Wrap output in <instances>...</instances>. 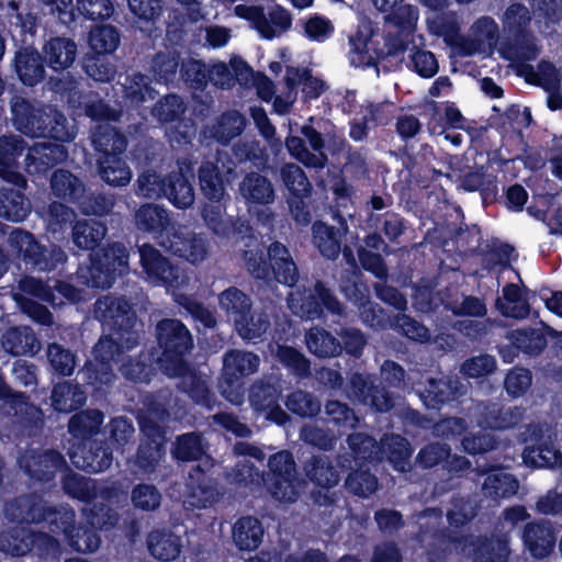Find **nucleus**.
<instances>
[{"label": "nucleus", "mask_w": 562, "mask_h": 562, "mask_svg": "<svg viewBox=\"0 0 562 562\" xmlns=\"http://www.w3.org/2000/svg\"><path fill=\"white\" fill-rule=\"evenodd\" d=\"M161 370L170 378H183L190 371L186 359L194 347L189 328L177 318H162L155 327Z\"/></svg>", "instance_id": "423d86ee"}, {"label": "nucleus", "mask_w": 562, "mask_h": 562, "mask_svg": "<svg viewBox=\"0 0 562 562\" xmlns=\"http://www.w3.org/2000/svg\"><path fill=\"white\" fill-rule=\"evenodd\" d=\"M259 364L260 358L251 351L232 349L225 352L218 381L223 397L233 404H240L245 394L244 379L255 373Z\"/></svg>", "instance_id": "ddd939ff"}, {"label": "nucleus", "mask_w": 562, "mask_h": 562, "mask_svg": "<svg viewBox=\"0 0 562 562\" xmlns=\"http://www.w3.org/2000/svg\"><path fill=\"white\" fill-rule=\"evenodd\" d=\"M169 248L175 256L192 265L202 262L209 254L207 239L196 233L175 232Z\"/></svg>", "instance_id": "c9c22d12"}, {"label": "nucleus", "mask_w": 562, "mask_h": 562, "mask_svg": "<svg viewBox=\"0 0 562 562\" xmlns=\"http://www.w3.org/2000/svg\"><path fill=\"white\" fill-rule=\"evenodd\" d=\"M124 100L132 106H139L146 101V97L155 98L156 90L150 86L148 76L136 71L125 77L122 83Z\"/></svg>", "instance_id": "bf43d9fd"}, {"label": "nucleus", "mask_w": 562, "mask_h": 562, "mask_svg": "<svg viewBox=\"0 0 562 562\" xmlns=\"http://www.w3.org/2000/svg\"><path fill=\"white\" fill-rule=\"evenodd\" d=\"M522 542L532 558H547L555 544L554 530L548 522H528L522 530Z\"/></svg>", "instance_id": "72a5a7b5"}, {"label": "nucleus", "mask_w": 562, "mask_h": 562, "mask_svg": "<svg viewBox=\"0 0 562 562\" xmlns=\"http://www.w3.org/2000/svg\"><path fill=\"white\" fill-rule=\"evenodd\" d=\"M218 305L234 323L238 334L246 339L261 338L270 326L265 314L254 312L251 297L237 286H229L221 292Z\"/></svg>", "instance_id": "1a4fd4ad"}, {"label": "nucleus", "mask_w": 562, "mask_h": 562, "mask_svg": "<svg viewBox=\"0 0 562 562\" xmlns=\"http://www.w3.org/2000/svg\"><path fill=\"white\" fill-rule=\"evenodd\" d=\"M8 246L15 258L31 272L64 270L67 261L65 250L56 245L41 244L34 234L22 228H13L8 236Z\"/></svg>", "instance_id": "0eeeda50"}, {"label": "nucleus", "mask_w": 562, "mask_h": 562, "mask_svg": "<svg viewBox=\"0 0 562 562\" xmlns=\"http://www.w3.org/2000/svg\"><path fill=\"white\" fill-rule=\"evenodd\" d=\"M165 189L164 198L179 210H186L194 202L193 186L181 170L166 175Z\"/></svg>", "instance_id": "49530a36"}, {"label": "nucleus", "mask_w": 562, "mask_h": 562, "mask_svg": "<svg viewBox=\"0 0 562 562\" xmlns=\"http://www.w3.org/2000/svg\"><path fill=\"white\" fill-rule=\"evenodd\" d=\"M239 18L251 22L252 26L265 40H273L279 33L286 32L292 26L291 13L280 4H276L268 13L260 5L239 4L235 8Z\"/></svg>", "instance_id": "f3484780"}, {"label": "nucleus", "mask_w": 562, "mask_h": 562, "mask_svg": "<svg viewBox=\"0 0 562 562\" xmlns=\"http://www.w3.org/2000/svg\"><path fill=\"white\" fill-rule=\"evenodd\" d=\"M108 232L98 221L79 220L71 228L74 245L81 250H90V263L79 265L72 278L77 284L89 289H110L119 277L128 273L130 250L120 241H113L95 250Z\"/></svg>", "instance_id": "f257e3e1"}, {"label": "nucleus", "mask_w": 562, "mask_h": 562, "mask_svg": "<svg viewBox=\"0 0 562 562\" xmlns=\"http://www.w3.org/2000/svg\"><path fill=\"white\" fill-rule=\"evenodd\" d=\"M13 66L18 79L25 87L34 88L46 77L43 54L33 46L19 48L14 55Z\"/></svg>", "instance_id": "bb28decb"}, {"label": "nucleus", "mask_w": 562, "mask_h": 562, "mask_svg": "<svg viewBox=\"0 0 562 562\" xmlns=\"http://www.w3.org/2000/svg\"><path fill=\"white\" fill-rule=\"evenodd\" d=\"M121 42V34L117 27L110 24L95 25L91 29L88 44L91 53L111 55L116 50Z\"/></svg>", "instance_id": "680f3d73"}, {"label": "nucleus", "mask_w": 562, "mask_h": 562, "mask_svg": "<svg viewBox=\"0 0 562 562\" xmlns=\"http://www.w3.org/2000/svg\"><path fill=\"white\" fill-rule=\"evenodd\" d=\"M324 423L329 430L341 435L355 429L359 424V417L348 404L331 400L325 405Z\"/></svg>", "instance_id": "de8ad7c7"}, {"label": "nucleus", "mask_w": 562, "mask_h": 562, "mask_svg": "<svg viewBox=\"0 0 562 562\" xmlns=\"http://www.w3.org/2000/svg\"><path fill=\"white\" fill-rule=\"evenodd\" d=\"M76 519V513L71 507L50 506L46 503L41 524L48 532L56 536H64L67 540Z\"/></svg>", "instance_id": "5fc2aeb1"}, {"label": "nucleus", "mask_w": 562, "mask_h": 562, "mask_svg": "<svg viewBox=\"0 0 562 562\" xmlns=\"http://www.w3.org/2000/svg\"><path fill=\"white\" fill-rule=\"evenodd\" d=\"M502 23L506 35L505 46L510 58L521 61L535 59L538 49L529 30L531 13L528 8L518 2L509 4L503 14Z\"/></svg>", "instance_id": "9b49d317"}, {"label": "nucleus", "mask_w": 562, "mask_h": 562, "mask_svg": "<svg viewBox=\"0 0 562 562\" xmlns=\"http://www.w3.org/2000/svg\"><path fill=\"white\" fill-rule=\"evenodd\" d=\"M371 34H366L360 29H358L357 32L350 36L349 58L352 66L369 68L378 65V61L381 60V53H378V49L371 52Z\"/></svg>", "instance_id": "603ef678"}, {"label": "nucleus", "mask_w": 562, "mask_h": 562, "mask_svg": "<svg viewBox=\"0 0 562 562\" xmlns=\"http://www.w3.org/2000/svg\"><path fill=\"white\" fill-rule=\"evenodd\" d=\"M19 465L30 480L38 483L52 482L58 472L68 469L66 458L55 449L27 450L19 458Z\"/></svg>", "instance_id": "a211bd4d"}, {"label": "nucleus", "mask_w": 562, "mask_h": 562, "mask_svg": "<svg viewBox=\"0 0 562 562\" xmlns=\"http://www.w3.org/2000/svg\"><path fill=\"white\" fill-rule=\"evenodd\" d=\"M139 262L147 278L157 285L179 290L184 284V274L179 266L161 254L150 244H143L138 248Z\"/></svg>", "instance_id": "2eb2a0df"}, {"label": "nucleus", "mask_w": 562, "mask_h": 562, "mask_svg": "<svg viewBox=\"0 0 562 562\" xmlns=\"http://www.w3.org/2000/svg\"><path fill=\"white\" fill-rule=\"evenodd\" d=\"M46 501L37 493L18 495L3 504V515L18 525H40Z\"/></svg>", "instance_id": "393cba45"}, {"label": "nucleus", "mask_w": 562, "mask_h": 562, "mask_svg": "<svg viewBox=\"0 0 562 562\" xmlns=\"http://www.w3.org/2000/svg\"><path fill=\"white\" fill-rule=\"evenodd\" d=\"M521 420L517 407H505L501 403H482L479 406L477 424L483 429L505 430L516 427Z\"/></svg>", "instance_id": "473e14b6"}, {"label": "nucleus", "mask_w": 562, "mask_h": 562, "mask_svg": "<svg viewBox=\"0 0 562 562\" xmlns=\"http://www.w3.org/2000/svg\"><path fill=\"white\" fill-rule=\"evenodd\" d=\"M46 67L54 74H69L78 56V45L75 40L64 35H52L44 41L41 49Z\"/></svg>", "instance_id": "4be33fe9"}, {"label": "nucleus", "mask_w": 562, "mask_h": 562, "mask_svg": "<svg viewBox=\"0 0 562 562\" xmlns=\"http://www.w3.org/2000/svg\"><path fill=\"white\" fill-rule=\"evenodd\" d=\"M3 348L14 357L35 356L41 349V341L29 326H12L5 330Z\"/></svg>", "instance_id": "a19ab883"}, {"label": "nucleus", "mask_w": 562, "mask_h": 562, "mask_svg": "<svg viewBox=\"0 0 562 562\" xmlns=\"http://www.w3.org/2000/svg\"><path fill=\"white\" fill-rule=\"evenodd\" d=\"M246 127V117L237 110H228L221 113L211 126H205L202 131L205 138L227 146L238 137Z\"/></svg>", "instance_id": "7c9ffc66"}, {"label": "nucleus", "mask_w": 562, "mask_h": 562, "mask_svg": "<svg viewBox=\"0 0 562 562\" xmlns=\"http://www.w3.org/2000/svg\"><path fill=\"white\" fill-rule=\"evenodd\" d=\"M85 385L90 389L95 401H106L116 382V374L112 366H104L88 360L81 369Z\"/></svg>", "instance_id": "2f4dec72"}, {"label": "nucleus", "mask_w": 562, "mask_h": 562, "mask_svg": "<svg viewBox=\"0 0 562 562\" xmlns=\"http://www.w3.org/2000/svg\"><path fill=\"white\" fill-rule=\"evenodd\" d=\"M288 302L292 313L304 321L322 319L328 314H345L344 304L322 280H316L312 286L297 291L295 295L291 294Z\"/></svg>", "instance_id": "f8f14e48"}, {"label": "nucleus", "mask_w": 562, "mask_h": 562, "mask_svg": "<svg viewBox=\"0 0 562 562\" xmlns=\"http://www.w3.org/2000/svg\"><path fill=\"white\" fill-rule=\"evenodd\" d=\"M61 487L68 496L85 503H92L98 496L94 481L74 472L69 467L64 469Z\"/></svg>", "instance_id": "864d4df0"}, {"label": "nucleus", "mask_w": 562, "mask_h": 562, "mask_svg": "<svg viewBox=\"0 0 562 562\" xmlns=\"http://www.w3.org/2000/svg\"><path fill=\"white\" fill-rule=\"evenodd\" d=\"M104 413L97 408H88L72 415L68 423V432L79 442L94 440L101 434Z\"/></svg>", "instance_id": "c03bdc74"}, {"label": "nucleus", "mask_w": 562, "mask_h": 562, "mask_svg": "<svg viewBox=\"0 0 562 562\" xmlns=\"http://www.w3.org/2000/svg\"><path fill=\"white\" fill-rule=\"evenodd\" d=\"M268 469L263 482L271 497L280 503H294L299 497V480L293 454L288 450L273 453Z\"/></svg>", "instance_id": "4468645a"}, {"label": "nucleus", "mask_w": 562, "mask_h": 562, "mask_svg": "<svg viewBox=\"0 0 562 562\" xmlns=\"http://www.w3.org/2000/svg\"><path fill=\"white\" fill-rule=\"evenodd\" d=\"M46 7L48 13L56 15L64 25H70L75 22L77 11L87 20L103 21L109 19L114 7L111 0H77L76 5L72 0H40Z\"/></svg>", "instance_id": "dca6fc26"}, {"label": "nucleus", "mask_w": 562, "mask_h": 562, "mask_svg": "<svg viewBox=\"0 0 562 562\" xmlns=\"http://www.w3.org/2000/svg\"><path fill=\"white\" fill-rule=\"evenodd\" d=\"M518 481L515 475L502 471L490 472L484 479L483 494L494 501L509 498L517 493Z\"/></svg>", "instance_id": "4d7b16f0"}, {"label": "nucleus", "mask_w": 562, "mask_h": 562, "mask_svg": "<svg viewBox=\"0 0 562 562\" xmlns=\"http://www.w3.org/2000/svg\"><path fill=\"white\" fill-rule=\"evenodd\" d=\"M178 78L179 83L182 82L186 87L202 92L211 80V69L203 60L188 56L182 59Z\"/></svg>", "instance_id": "6e6d98bb"}, {"label": "nucleus", "mask_w": 562, "mask_h": 562, "mask_svg": "<svg viewBox=\"0 0 562 562\" xmlns=\"http://www.w3.org/2000/svg\"><path fill=\"white\" fill-rule=\"evenodd\" d=\"M207 442L198 431L179 435L173 443V458L181 462L199 461L206 456Z\"/></svg>", "instance_id": "3c124183"}, {"label": "nucleus", "mask_w": 562, "mask_h": 562, "mask_svg": "<svg viewBox=\"0 0 562 562\" xmlns=\"http://www.w3.org/2000/svg\"><path fill=\"white\" fill-rule=\"evenodd\" d=\"M285 407L301 418H314L322 411V403L313 393L295 390L285 398Z\"/></svg>", "instance_id": "774afa93"}, {"label": "nucleus", "mask_w": 562, "mask_h": 562, "mask_svg": "<svg viewBox=\"0 0 562 562\" xmlns=\"http://www.w3.org/2000/svg\"><path fill=\"white\" fill-rule=\"evenodd\" d=\"M182 59L180 50L175 47H166L151 56L148 71L157 83L178 87Z\"/></svg>", "instance_id": "c756f323"}, {"label": "nucleus", "mask_w": 562, "mask_h": 562, "mask_svg": "<svg viewBox=\"0 0 562 562\" xmlns=\"http://www.w3.org/2000/svg\"><path fill=\"white\" fill-rule=\"evenodd\" d=\"M149 554L160 562H172L182 551V540L172 531L153 529L146 538Z\"/></svg>", "instance_id": "4c0bfd02"}, {"label": "nucleus", "mask_w": 562, "mask_h": 562, "mask_svg": "<svg viewBox=\"0 0 562 562\" xmlns=\"http://www.w3.org/2000/svg\"><path fill=\"white\" fill-rule=\"evenodd\" d=\"M342 470L345 471L346 469ZM348 470L350 472L345 480V488L350 494L367 498L376 491L378 477L371 472L370 467L352 465Z\"/></svg>", "instance_id": "13d9d810"}, {"label": "nucleus", "mask_w": 562, "mask_h": 562, "mask_svg": "<svg viewBox=\"0 0 562 562\" xmlns=\"http://www.w3.org/2000/svg\"><path fill=\"white\" fill-rule=\"evenodd\" d=\"M417 539L428 562H446L453 550L467 544L469 536L449 527L428 530L420 526Z\"/></svg>", "instance_id": "6ab92c4d"}, {"label": "nucleus", "mask_w": 562, "mask_h": 562, "mask_svg": "<svg viewBox=\"0 0 562 562\" xmlns=\"http://www.w3.org/2000/svg\"><path fill=\"white\" fill-rule=\"evenodd\" d=\"M243 259L250 277L268 286L280 283L293 288L299 282L297 266L289 248L279 240L244 250Z\"/></svg>", "instance_id": "7ed1b4c3"}, {"label": "nucleus", "mask_w": 562, "mask_h": 562, "mask_svg": "<svg viewBox=\"0 0 562 562\" xmlns=\"http://www.w3.org/2000/svg\"><path fill=\"white\" fill-rule=\"evenodd\" d=\"M282 380L276 375H265L255 381L249 390V403L256 412H263L277 404L282 395Z\"/></svg>", "instance_id": "37998d69"}, {"label": "nucleus", "mask_w": 562, "mask_h": 562, "mask_svg": "<svg viewBox=\"0 0 562 562\" xmlns=\"http://www.w3.org/2000/svg\"><path fill=\"white\" fill-rule=\"evenodd\" d=\"M94 318L104 330L119 336L127 349L139 345L140 334L136 329L137 315L131 300L124 295L108 293L97 299L93 305Z\"/></svg>", "instance_id": "6e6552de"}, {"label": "nucleus", "mask_w": 562, "mask_h": 562, "mask_svg": "<svg viewBox=\"0 0 562 562\" xmlns=\"http://www.w3.org/2000/svg\"><path fill=\"white\" fill-rule=\"evenodd\" d=\"M68 546L79 553H92L101 544L99 531L85 520V522L74 524L72 532L67 538Z\"/></svg>", "instance_id": "338daca9"}, {"label": "nucleus", "mask_w": 562, "mask_h": 562, "mask_svg": "<svg viewBox=\"0 0 562 562\" xmlns=\"http://www.w3.org/2000/svg\"><path fill=\"white\" fill-rule=\"evenodd\" d=\"M238 192L249 209L267 206L274 201V188L271 181L258 172L246 173L239 183Z\"/></svg>", "instance_id": "f704fd0d"}, {"label": "nucleus", "mask_w": 562, "mask_h": 562, "mask_svg": "<svg viewBox=\"0 0 562 562\" xmlns=\"http://www.w3.org/2000/svg\"><path fill=\"white\" fill-rule=\"evenodd\" d=\"M10 111L13 126L27 137H43L61 143L74 138L67 117L56 106L15 94L10 99Z\"/></svg>", "instance_id": "f03ea898"}, {"label": "nucleus", "mask_w": 562, "mask_h": 562, "mask_svg": "<svg viewBox=\"0 0 562 562\" xmlns=\"http://www.w3.org/2000/svg\"><path fill=\"white\" fill-rule=\"evenodd\" d=\"M182 383V391L195 405L206 411H212L218 405L215 393L211 390L207 382L195 372H192L188 380H183Z\"/></svg>", "instance_id": "e2e57ef3"}, {"label": "nucleus", "mask_w": 562, "mask_h": 562, "mask_svg": "<svg viewBox=\"0 0 562 562\" xmlns=\"http://www.w3.org/2000/svg\"><path fill=\"white\" fill-rule=\"evenodd\" d=\"M50 193L58 201L75 205L85 193V182L68 169H55L49 179Z\"/></svg>", "instance_id": "58836bf2"}, {"label": "nucleus", "mask_w": 562, "mask_h": 562, "mask_svg": "<svg viewBox=\"0 0 562 562\" xmlns=\"http://www.w3.org/2000/svg\"><path fill=\"white\" fill-rule=\"evenodd\" d=\"M347 443L350 451L337 456V464L340 469H351L352 465L370 467L380 460V447L372 436L353 432L347 437Z\"/></svg>", "instance_id": "5701e85b"}, {"label": "nucleus", "mask_w": 562, "mask_h": 562, "mask_svg": "<svg viewBox=\"0 0 562 562\" xmlns=\"http://www.w3.org/2000/svg\"><path fill=\"white\" fill-rule=\"evenodd\" d=\"M137 231L151 235L154 238L169 236L173 229L169 212L154 203L142 204L133 215Z\"/></svg>", "instance_id": "c85d7f7f"}, {"label": "nucleus", "mask_w": 562, "mask_h": 562, "mask_svg": "<svg viewBox=\"0 0 562 562\" xmlns=\"http://www.w3.org/2000/svg\"><path fill=\"white\" fill-rule=\"evenodd\" d=\"M460 188L465 192H479L482 204L488 206L498 202V178L487 167L471 168L460 176Z\"/></svg>", "instance_id": "cd10ccee"}, {"label": "nucleus", "mask_w": 562, "mask_h": 562, "mask_svg": "<svg viewBox=\"0 0 562 562\" xmlns=\"http://www.w3.org/2000/svg\"><path fill=\"white\" fill-rule=\"evenodd\" d=\"M305 476L315 486L329 490L340 481V475L329 457L325 454H313L303 467Z\"/></svg>", "instance_id": "a18cd8bd"}, {"label": "nucleus", "mask_w": 562, "mask_h": 562, "mask_svg": "<svg viewBox=\"0 0 562 562\" xmlns=\"http://www.w3.org/2000/svg\"><path fill=\"white\" fill-rule=\"evenodd\" d=\"M305 345L312 355L321 359L340 356L339 339L321 326L306 330Z\"/></svg>", "instance_id": "8fccbe9b"}, {"label": "nucleus", "mask_w": 562, "mask_h": 562, "mask_svg": "<svg viewBox=\"0 0 562 562\" xmlns=\"http://www.w3.org/2000/svg\"><path fill=\"white\" fill-rule=\"evenodd\" d=\"M92 145L100 179L114 188L127 186L133 173L127 162L125 134L111 125L99 126L92 135Z\"/></svg>", "instance_id": "39448f33"}, {"label": "nucleus", "mask_w": 562, "mask_h": 562, "mask_svg": "<svg viewBox=\"0 0 562 562\" xmlns=\"http://www.w3.org/2000/svg\"><path fill=\"white\" fill-rule=\"evenodd\" d=\"M381 379L368 373L355 372L350 375L347 391L350 397H353L364 406H369L376 413H389L395 406L394 394L389 387L402 390L406 385V371L394 360H385L381 366Z\"/></svg>", "instance_id": "20e7f679"}, {"label": "nucleus", "mask_w": 562, "mask_h": 562, "mask_svg": "<svg viewBox=\"0 0 562 562\" xmlns=\"http://www.w3.org/2000/svg\"><path fill=\"white\" fill-rule=\"evenodd\" d=\"M68 158V150L59 143L41 142L29 148L25 169L30 175L46 176L57 165Z\"/></svg>", "instance_id": "b1692460"}, {"label": "nucleus", "mask_w": 562, "mask_h": 562, "mask_svg": "<svg viewBox=\"0 0 562 562\" xmlns=\"http://www.w3.org/2000/svg\"><path fill=\"white\" fill-rule=\"evenodd\" d=\"M32 211V203L23 190L11 187H0V217L12 223H20L27 218Z\"/></svg>", "instance_id": "ea45409f"}, {"label": "nucleus", "mask_w": 562, "mask_h": 562, "mask_svg": "<svg viewBox=\"0 0 562 562\" xmlns=\"http://www.w3.org/2000/svg\"><path fill=\"white\" fill-rule=\"evenodd\" d=\"M327 126L334 127L330 121L311 116L308 121L300 126V135L289 134L284 145L290 156L304 165L306 168H323L327 157L323 154L325 139L322 133Z\"/></svg>", "instance_id": "9d476101"}, {"label": "nucleus", "mask_w": 562, "mask_h": 562, "mask_svg": "<svg viewBox=\"0 0 562 562\" xmlns=\"http://www.w3.org/2000/svg\"><path fill=\"white\" fill-rule=\"evenodd\" d=\"M87 403V392L79 383L60 381L54 384L50 393L52 408L61 414L81 409Z\"/></svg>", "instance_id": "e433bc0d"}, {"label": "nucleus", "mask_w": 562, "mask_h": 562, "mask_svg": "<svg viewBox=\"0 0 562 562\" xmlns=\"http://www.w3.org/2000/svg\"><path fill=\"white\" fill-rule=\"evenodd\" d=\"M418 395L427 409L440 411L443 405L459 401L467 393L463 383L451 375L428 376L419 383Z\"/></svg>", "instance_id": "aec40b11"}, {"label": "nucleus", "mask_w": 562, "mask_h": 562, "mask_svg": "<svg viewBox=\"0 0 562 562\" xmlns=\"http://www.w3.org/2000/svg\"><path fill=\"white\" fill-rule=\"evenodd\" d=\"M32 529L14 526L0 533V551L12 557H24L31 552Z\"/></svg>", "instance_id": "052dcab7"}, {"label": "nucleus", "mask_w": 562, "mask_h": 562, "mask_svg": "<svg viewBox=\"0 0 562 562\" xmlns=\"http://www.w3.org/2000/svg\"><path fill=\"white\" fill-rule=\"evenodd\" d=\"M337 216L339 227L319 220L312 224L313 244L319 254L328 260H336L339 257L342 250V237L348 232L347 221L339 214Z\"/></svg>", "instance_id": "a878e982"}, {"label": "nucleus", "mask_w": 562, "mask_h": 562, "mask_svg": "<svg viewBox=\"0 0 562 562\" xmlns=\"http://www.w3.org/2000/svg\"><path fill=\"white\" fill-rule=\"evenodd\" d=\"M201 193L210 203H221L226 195L223 173L216 161L203 160L198 168Z\"/></svg>", "instance_id": "79ce46f5"}, {"label": "nucleus", "mask_w": 562, "mask_h": 562, "mask_svg": "<svg viewBox=\"0 0 562 562\" xmlns=\"http://www.w3.org/2000/svg\"><path fill=\"white\" fill-rule=\"evenodd\" d=\"M188 488L193 497H198L201 507H206L207 503H212L215 496V486L211 475L201 464L191 468L187 480Z\"/></svg>", "instance_id": "69168bd1"}, {"label": "nucleus", "mask_w": 562, "mask_h": 562, "mask_svg": "<svg viewBox=\"0 0 562 562\" xmlns=\"http://www.w3.org/2000/svg\"><path fill=\"white\" fill-rule=\"evenodd\" d=\"M508 554L507 541L479 537L473 543L472 562H508Z\"/></svg>", "instance_id": "0e129e2a"}, {"label": "nucleus", "mask_w": 562, "mask_h": 562, "mask_svg": "<svg viewBox=\"0 0 562 562\" xmlns=\"http://www.w3.org/2000/svg\"><path fill=\"white\" fill-rule=\"evenodd\" d=\"M263 528L252 516L240 517L233 527V540L240 551H254L262 542Z\"/></svg>", "instance_id": "09e8293b"}, {"label": "nucleus", "mask_w": 562, "mask_h": 562, "mask_svg": "<svg viewBox=\"0 0 562 562\" xmlns=\"http://www.w3.org/2000/svg\"><path fill=\"white\" fill-rule=\"evenodd\" d=\"M70 459L76 468L87 473H101L113 462V447L105 438L79 442Z\"/></svg>", "instance_id": "412c9836"}]
</instances>
